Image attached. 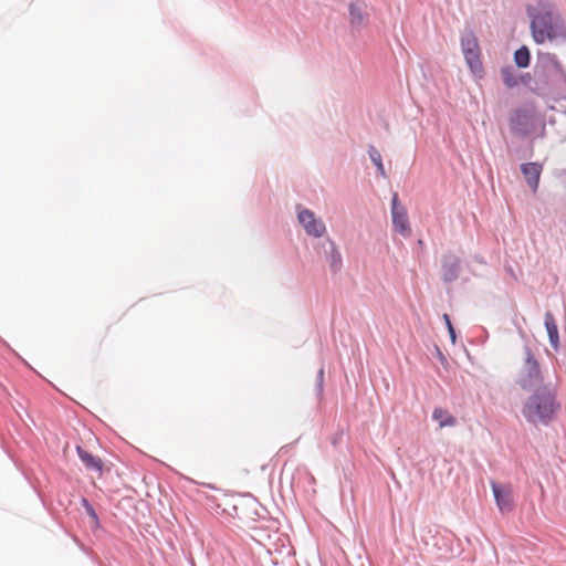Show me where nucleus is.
<instances>
[{
    "label": "nucleus",
    "instance_id": "1",
    "mask_svg": "<svg viewBox=\"0 0 566 566\" xmlns=\"http://www.w3.org/2000/svg\"><path fill=\"white\" fill-rule=\"evenodd\" d=\"M559 409L555 392L547 386H541L525 401L522 412L533 424H547Z\"/></svg>",
    "mask_w": 566,
    "mask_h": 566
},
{
    "label": "nucleus",
    "instance_id": "2",
    "mask_svg": "<svg viewBox=\"0 0 566 566\" xmlns=\"http://www.w3.org/2000/svg\"><path fill=\"white\" fill-rule=\"evenodd\" d=\"M531 21V30L534 41L543 44L545 41L556 38H566V28L563 23L555 21L552 11L547 10L534 14L531 9L527 10Z\"/></svg>",
    "mask_w": 566,
    "mask_h": 566
},
{
    "label": "nucleus",
    "instance_id": "3",
    "mask_svg": "<svg viewBox=\"0 0 566 566\" xmlns=\"http://www.w3.org/2000/svg\"><path fill=\"white\" fill-rule=\"evenodd\" d=\"M543 375L539 364L528 347L524 348V363L518 370L517 384L524 390L537 389L542 386Z\"/></svg>",
    "mask_w": 566,
    "mask_h": 566
},
{
    "label": "nucleus",
    "instance_id": "4",
    "mask_svg": "<svg viewBox=\"0 0 566 566\" xmlns=\"http://www.w3.org/2000/svg\"><path fill=\"white\" fill-rule=\"evenodd\" d=\"M391 220L395 231L403 237H408L411 232L407 210L399 203L398 195L394 193L391 200Z\"/></svg>",
    "mask_w": 566,
    "mask_h": 566
},
{
    "label": "nucleus",
    "instance_id": "5",
    "mask_svg": "<svg viewBox=\"0 0 566 566\" xmlns=\"http://www.w3.org/2000/svg\"><path fill=\"white\" fill-rule=\"evenodd\" d=\"M297 219L308 235L321 238L326 232L324 222L315 218L314 212L308 209H301Z\"/></svg>",
    "mask_w": 566,
    "mask_h": 566
},
{
    "label": "nucleus",
    "instance_id": "6",
    "mask_svg": "<svg viewBox=\"0 0 566 566\" xmlns=\"http://www.w3.org/2000/svg\"><path fill=\"white\" fill-rule=\"evenodd\" d=\"M496 505L502 513H509L514 509L513 489L509 484L491 483Z\"/></svg>",
    "mask_w": 566,
    "mask_h": 566
},
{
    "label": "nucleus",
    "instance_id": "7",
    "mask_svg": "<svg viewBox=\"0 0 566 566\" xmlns=\"http://www.w3.org/2000/svg\"><path fill=\"white\" fill-rule=\"evenodd\" d=\"M542 169V165L537 163L523 164L521 167L526 182L534 191L538 188Z\"/></svg>",
    "mask_w": 566,
    "mask_h": 566
},
{
    "label": "nucleus",
    "instance_id": "8",
    "mask_svg": "<svg viewBox=\"0 0 566 566\" xmlns=\"http://www.w3.org/2000/svg\"><path fill=\"white\" fill-rule=\"evenodd\" d=\"M463 55L473 75L481 78L484 74V69L481 60V50L475 52H467Z\"/></svg>",
    "mask_w": 566,
    "mask_h": 566
},
{
    "label": "nucleus",
    "instance_id": "9",
    "mask_svg": "<svg viewBox=\"0 0 566 566\" xmlns=\"http://www.w3.org/2000/svg\"><path fill=\"white\" fill-rule=\"evenodd\" d=\"M76 452L87 470L102 472L103 461L98 457L88 453L82 447H76Z\"/></svg>",
    "mask_w": 566,
    "mask_h": 566
},
{
    "label": "nucleus",
    "instance_id": "10",
    "mask_svg": "<svg viewBox=\"0 0 566 566\" xmlns=\"http://www.w3.org/2000/svg\"><path fill=\"white\" fill-rule=\"evenodd\" d=\"M460 268L459 259L455 256H447L442 269H443V276L446 281H453L458 277V272Z\"/></svg>",
    "mask_w": 566,
    "mask_h": 566
},
{
    "label": "nucleus",
    "instance_id": "11",
    "mask_svg": "<svg viewBox=\"0 0 566 566\" xmlns=\"http://www.w3.org/2000/svg\"><path fill=\"white\" fill-rule=\"evenodd\" d=\"M432 418L439 423L440 428L454 427L457 424V419L442 408H434Z\"/></svg>",
    "mask_w": 566,
    "mask_h": 566
},
{
    "label": "nucleus",
    "instance_id": "12",
    "mask_svg": "<svg viewBox=\"0 0 566 566\" xmlns=\"http://www.w3.org/2000/svg\"><path fill=\"white\" fill-rule=\"evenodd\" d=\"M545 327L549 337L551 344L556 347L558 345V328L552 313L545 314Z\"/></svg>",
    "mask_w": 566,
    "mask_h": 566
},
{
    "label": "nucleus",
    "instance_id": "13",
    "mask_svg": "<svg viewBox=\"0 0 566 566\" xmlns=\"http://www.w3.org/2000/svg\"><path fill=\"white\" fill-rule=\"evenodd\" d=\"M461 46L463 54L467 52H475L480 50L478 39L472 32H467L462 35Z\"/></svg>",
    "mask_w": 566,
    "mask_h": 566
},
{
    "label": "nucleus",
    "instance_id": "14",
    "mask_svg": "<svg viewBox=\"0 0 566 566\" xmlns=\"http://www.w3.org/2000/svg\"><path fill=\"white\" fill-rule=\"evenodd\" d=\"M514 61L518 67H527L530 64V51L526 46H522L514 53Z\"/></svg>",
    "mask_w": 566,
    "mask_h": 566
},
{
    "label": "nucleus",
    "instance_id": "15",
    "mask_svg": "<svg viewBox=\"0 0 566 566\" xmlns=\"http://www.w3.org/2000/svg\"><path fill=\"white\" fill-rule=\"evenodd\" d=\"M368 154H369L371 161L376 165L379 175L385 178L386 171H385V168L382 165L380 153L374 146H370L368 149Z\"/></svg>",
    "mask_w": 566,
    "mask_h": 566
},
{
    "label": "nucleus",
    "instance_id": "16",
    "mask_svg": "<svg viewBox=\"0 0 566 566\" xmlns=\"http://www.w3.org/2000/svg\"><path fill=\"white\" fill-rule=\"evenodd\" d=\"M503 83L507 87H514L517 84L516 76L514 74V71L511 67H504L501 71Z\"/></svg>",
    "mask_w": 566,
    "mask_h": 566
},
{
    "label": "nucleus",
    "instance_id": "17",
    "mask_svg": "<svg viewBox=\"0 0 566 566\" xmlns=\"http://www.w3.org/2000/svg\"><path fill=\"white\" fill-rule=\"evenodd\" d=\"M83 506L88 514V516L92 518L93 523L97 526L98 525V517L94 510V507L90 504V502L86 499L82 500Z\"/></svg>",
    "mask_w": 566,
    "mask_h": 566
},
{
    "label": "nucleus",
    "instance_id": "18",
    "mask_svg": "<svg viewBox=\"0 0 566 566\" xmlns=\"http://www.w3.org/2000/svg\"><path fill=\"white\" fill-rule=\"evenodd\" d=\"M340 265H342V256L340 254L335 251L332 255H331V268L333 271H338L340 269Z\"/></svg>",
    "mask_w": 566,
    "mask_h": 566
},
{
    "label": "nucleus",
    "instance_id": "19",
    "mask_svg": "<svg viewBox=\"0 0 566 566\" xmlns=\"http://www.w3.org/2000/svg\"><path fill=\"white\" fill-rule=\"evenodd\" d=\"M443 319L446 322V325L448 327V331H449V334H450V337H451V340L452 343L455 342V332H454V328L452 326V323H451V319H450V316L448 314H443Z\"/></svg>",
    "mask_w": 566,
    "mask_h": 566
},
{
    "label": "nucleus",
    "instance_id": "20",
    "mask_svg": "<svg viewBox=\"0 0 566 566\" xmlns=\"http://www.w3.org/2000/svg\"><path fill=\"white\" fill-rule=\"evenodd\" d=\"M547 59L549 62L555 66L557 71H563L560 62L557 60V57L553 54H547Z\"/></svg>",
    "mask_w": 566,
    "mask_h": 566
},
{
    "label": "nucleus",
    "instance_id": "21",
    "mask_svg": "<svg viewBox=\"0 0 566 566\" xmlns=\"http://www.w3.org/2000/svg\"><path fill=\"white\" fill-rule=\"evenodd\" d=\"M549 8V4L543 3V9Z\"/></svg>",
    "mask_w": 566,
    "mask_h": 566
}]
</instances>
